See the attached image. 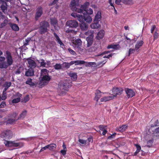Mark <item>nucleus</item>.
Masks as SVG:
<instances>
[{
	"label": "nucleus",
	"instance_id": "39448f33",
	"mask_svg": "<svg viewBox=\"0 0 159 159\" xmlns=\"http://www.w3.org/2000/svg\"><path fill=\"white\" fill-rule=\"evenodd\" d=\"M149 130L153 138L159 139V127L155 128H150Z\"/></svg>",
	"mask_w": 159,
	"mask_h": 159
},
{
	"label": "nucleus",
	"instance_id": "c03bdc74",
	"mask_svg": "<svg viewBox=\"0 0 159 159\" xmlns=\"http://www.w3.org/2000/svg\"><path fill=\"white\" fill-rule=\"evenodd\" d=\"M7 98V93L6 92H4L3 91V92L2 95V97L0 96V101L2 100H5Z\"/></svg>",
	"mask_w": 159,
	"mask_h": 159
},
{
	"label": "nucleus",
	"instance_id": "9d476101",
	"mask_svg": "<svg viewBox=\"0 0 159 159\" xmlns=\"http://www.w3.org/2000/svg\"><path fill=\"white\" fill-rule=\"evenodd\" d=\"M66 25L72 28H76L78 25V23L75 20H69L66 23Z\"/></svg>",
	"mask_w": 159,
	"mask_h": 159
},
{
	"label": "nucleus",
	"instance_id": "bf43d9fd",
	"mask_svg": "<svg viewBox=\"0 0 159 159\" xmlns=\"http://www.w3.org/2000/svg\"><path fill=\"white\" fill-rule=\"evenodd\" d=\"M134 146L136 147L137 148L136 150H138V151H140L141 150V147L140 146L137 144H134Z\"/></svg>",
	"mask_w": 159,
	"mask_h": 159
},
{
	"label": "nucleus",
	"instance_id": "9b49d317",
	"mask_svg": "<svg viewBox=\"0 0 159 159\" xmlns=\"http://www.w3.org/2000/svg\"><path fill=\"white\" fill-rule=\"evenodd\" d=\"M82 41L80 39H76L75 42H72L70 45L75 48H78L81 45Z\"/></svg>",
	"mask_w": 159,
	"mask_h": 159
},
{
	"label": "nucleus",
	"instance_id": "473e14b6",
	"mask_svg": "<svg viewBox=\"0 0 159 159\" xmlns=\"http://www.w3.org/2000/svg\"><path fill=\"white\" fill-rule=\"evenodd\" d=\"M26 84L29 85L31 87L34 86L35 85V83L32 82V79L30 78L27 79L26 82Z\"/></svg>",
	"mask_w": 159,
	"mask_h": 159
},
{
	"label": "nucleus",
	"instance_id": "2eb2a0df",
	"mask_svg": "<svg viewBox=\"0 0 159 159\" xmlns=\"http://www.w3.org/2000/svg\"><path fill=\"white\" fill-rule=\"evenodd\" d=\"M106 93L102 92L99 90H97L95 93V96L94 98V100L98 102L100 98L102 96V95Z\"/></svg>",
	"mask_w": 159,
	"mask_h": 159
},
{
	"label": "nucleus",
	"instance_id": "cd10ccee",
	"mask_svg": "<svg viewBox=\"0 0 159 159\" xmlns=\"http://www.w3.org/2000/svg\"><path fill=\"white\" fill-rule=\"evenodd\" d=\"M53 34L56 38V40L57 42L58 43L60 44L61 46H64L63 43L62 42L58 35L55 33H54Z\"/></svg>",
	"mask_w": 159,
	"mask_h": 159
},
{
	"label": "nucleus",
	"instance_id": "3c124183",
	"mask_svg": "<svg viewBox=\"0 0 159 159\" xmlns=\"http://www.w3.org/2000/svg\"><path fill=\"white\" fill-rule=\"evenodd\" d=\"M124 145V143H121L120 141H118L116 143L115 146L116 148H118Z\"/></svg>",
	"mask_w": 159,
	"mask_h": 159
},
{
	"label": "nucleus",
	"instance_id": "69168bd1",
	"mask_svg": "<svg viewBox=\"0 0 159 159\" xmlns=\"http://www.w3.org/2000/svg\"><path fill=\"white\" fill-rule=\"evenodd\" d=\"M68 50L69 51V52L70 54H72L73 55H75L76 54L75 52L70 48H69L68 49Z\"/></svg>",
	"mask_w": 159,
	"mask_h": 159
},
{
	"label": "nucleus",
	"instance_id": "c9c22d12",
	"mask_svg": "<svg viewBox=\"0 0 159 159\" xmlns=\"http://www.w3.org/2000/svg\"><path fill=\"white\" fill-rule=\"evenodd\" d=\"M94 32L93 30H89L87 32L85 33V35L87 36H89L90 38L91 37L93 38V34Z\"/></svg>",
	"mask_w": 159,
	"mask_h": 159
},
{
	"label": "nucleus",
	"instance_id": "c756f323",
	"mask_svg": "<svg viewBox=\"0 0 159 159\" xmlns=\"http://www.w3.org/2000/svg\"><path fill=\"white\" fill-rule=\"evenodd\" d=\"M27 112L26 110H24V111H23L20 115L17 118V120H21L24 118Z\"/></svg>",
	"mask_w": 159,
	"mask_h": 159
},
{
	"label": "nucleus",
	"instance_id": "423d86ee",
	"mask_svg": "<svg viewBox=\"0 0 159 159\" xmlns=\"http://www.w3.org/2000/svg\"><path fill=\"white\" fill-rule=\"evenodd\" d=\"M40 32L41 34L44 33L47 31V28L49 26L48 23L45 21L41 22L40 23Z\"/></svg>",
	"mask_w": 159,
	"mask_h": 159
},
{
	"label": "nucleus",
	"instance_id": "b1692460",
	"mask_svg": "<svg viewBox=\"0 0 159 159\" xmlns=\"http://www.w3.org/2000/svg\"><path fill=\"white\" fill-rule=\"evenodd\" d=\"M101 25L98 22H94L90 25L92 29H97L100 28Z\"/></svg>",
	"mask_w": 159,
	"mask_h": 159
},
{
	"label": "nucleus",
	"instance_id": "e433bc0d",
	"mask_svg": "<svg viewBox=\"0 0 159 159\" xmlns=\"http://www.w3.org/2000/svg\"><path fill=\"white\" fill-rule=\"evenodd\" d=\"M11 82H6L4 84L5 88L3 90L4 92H6L8 89L11 86Z\"/></svg>",
	"mask_w": 159,
	"mask_h": 159
},
{
	"label": "nucleus",
	"instance_id": "1a4fd4ad",
	"mask_svg": "<svg viewBox=\"0 0 159 159\" xmlns=\"http://www.w3.org/2000/svg\"><path fill=\"white\" fill-rule=\"evenodd\" d=\"M123 91L122 88H114L113 89L112 93V94L111 95L114 96V97H116L118 95H120L122 93Z\"/></svg>",
	"mask_w": 159,
	"mask_h": 159
},
{
	"label": "nucleus",
	"instance_id": "13d9d810",
	"mask_svg": "<svg viewBox=\"0 0 159 159\" xmlns=\"http://www.w3.org/2000/svg\"><path fill=\"white\" fill-rule=\"evenodd\" d=\"M116 133H114L113 134H111L110 136H108L107 138L108 139H111L113 138H114L116 136Z\"/></svg>",
	"mask_w": 159,
	"mask_h": 159
},
{
	"label": "nucleus",
	"instance_id": "37998d69",
	"mask_svg": "<svg viewBox=\"0 0 159 159\" xmlns=\"http://www.w3.org/2000/svg\"><path fill=\"white\" fill-rule=\"evenodd\" d=\"M154 142V139L153 138L148 140L147 142V146L148 148L151 147Z\"/></svg>",
	"mask_w": 159,
	"mask_h": 159
},
{
	"label": "nucleus",
	"instance_id": "ea45409f",
	"mask_svg": "<svg viewBox=\"0 0 159 159\" xmlns=\"http://www.w3.org/2000/svg\"><path fill=\"white\" fill-rule=\"evenodd\" d=\"M98 48V46L96 44H95L94 46H92L88 49V51L89 52H91L95 51Z\"/></svg>",
	"mask_w": 159,
	"mask_h": 159
},
{
	"label": "nucleus",
	"instance_id": "4468645a",
	"mask_svg": "<svg viewBox=\"0 0 159 159\" xmlns=\"http://www.w3.org/2000/svg\"><path fill=\"white\" fill-rule=\"evenodd\" d=\"M43 8L41 7H39L36 9V12L35 14V18L36 20L40 17L43 14Z\"/></svg>",
	"mask_w": 159,
	"mask_h": 159
},
{
	"label": "nucleus",
	"instance_id": "a19ab883",
	"mask_svg": "<svg viewBox=\"0 0 159 159\" xmlns=\"http://www.w3.org/2000/svg\"><path fill=\"white\" fill-rule=\"evenodd\" d=\"M74 61L75 62L74 64L75 65H81L85 63V61L81 60Z\"/></svg>",
	"mask_w": 159,
	"mask_h": 159
},
{
	"label": "nucleus",
	"instance_id": "49530a36",
	"mask_svg": "<svg viewBox=\"0 0 159 159\" xmlns=\"http://www.w3.org/2000/svg\"><path fill=\"white\" fill-rule=\"evenodd\" d=\"M12 141L7 140H4V143L5 146L7 147H12Z\"/></svg>",
	"mask_w": 159,
	"mask_h": 159
},
{
	"label": "nucleus",
	"instance_id": "a211bd4d",
	"mask_svg": "<svg viewBox=\"0 0 159 159\" xmlns=\"http://www.w3.org/2000/svg\"><path fill=\"white\" fill-rule=\"evenodd\" d=\"M102 18L101 13V11H98L96 14L93 20V22H99Z\"/></svg>",
	"mask_w": 159,
	"mask_h": 159
},
{
	"label": "nucleus",
	"instance_id": "20e7f679",
	"mask_svg": "<svg viewBox=\"0 0 159 159\" xmlns=\"http://www.w3.org/2000/svg\"><path fill=\"white\" fill-rule=\"evenodd\" d=\"M12 133L10 130H7L3 131L0 134L1 137L4 140L9 139L12 136Z\"/></svg>",
	"mask_w": 159,
	"mask_h": 159
},
{
	"label": "nucleus",
	"instance_id": "603ef678",
	"mask_svg": "<svg viewBox=\"0 0 159 159\" xmlns=\"http://www.w3.org/2000/svg\"><path fill=\"white\" fill-rule=\"evenodd\" d=\"M17 114L16 113H13L12 114H10L9 117L12 119H17L18 117L17 116Z\"/></svg>",
	"mask_w": 159,
	"mask_h": 159
},
{
	"label": "nucleus",
	"instance_id": "de8ad7c7",
	"mask_svg": "<svg viewBox=\"0 0 159 159\" xmlns=\"http://www.w3.org/2000/svg\"><path fill=\"white\" fill-rule=\"evenodd\" d=\"M41 66L44 67H47V66H46V63L45 62L44 60L43 59H41L40 61L39 62Z\"/></svg>",
	"mask_w": 159,
	"mask_h": 159
},
{
	"label": "nucleus",
	"instance_id": "f704fd0d",
	"mask_svg": "<svg viewBox=\"0 0 159 159\" xmlns=\"http://www.w3.org/2000/svg\"><path fill=\"white\" fill-rule=\"evenodd\" d=\"M9 66L7 64L6 61H3L0 62V68H7Z\"/></svg>",
	"mask_w": 159,
	"mask_h": 159
},
{
	"label": "nucleus",
	"instance_id": "79ce46f5",
	"mask_svg": "<svg viewBox=\"0 0 159 159\" xmlns=\"http://www.w3.org/2000/svg\"><path fill=\"white\" fill-rule=\"evenodd\" d=\"M93 38L91 37V38L88 37L87 39V46L88 47L90 46L93 43L92 39Z\"/></svg>",
	"mask_w": 159,
	"mask_h": 159
},
{
	"label": "nucleus",
	"instance_id": "6e6d98bb",
	"mask_svg": "<svg viewBox=\"0 0 159 159\" xmlns=\"http://www.w3.org/2000/svg\"><path fill=\"white\" fill-rule=\"evenodd\" d=\"M126 39L127 42L129 43V44H131L135 41L133 39H131L127 37H126Z\"/></svg>",
	"mask_w": 159,
	"mask_h": 159
},
{
	"label": "nucleus",
	"instance_id": "8fccbe9b",
	"mask_svg": "<svg viewBox=\"0 0 159 159\" xmlns=\"http://www.w3.org/2000/svg\"><path fill=\"white\" fill-rule=\"evenodd\" d=\"M159 125V123L158 120H156L153 124H151L150 128H154Z\"/></svg>",
	"mask_w": 159,
	"mask_h": 159
},
{
	"label": "nucleus",
	"instance_id": "ddd939ff",
	"mask_svg": "<svg viewBox=\"0 0 159 159\" xmlns=\"http://www.w3.org/2000/svg\"><path fill=\"white\" fill-rule=\"evenodd\" d=\"M0 4H2L0 7L2 12L5 13L7 12V5L6 2L0 0Z\"/></svg>",
	"mask_w": 159,
	"mask_h": 159
},
{
	"label": "nucleus",
	"instance_id": "412c9836",
	"mask_svg": "<svg viewBox=\"0 0 159 159\" xmlns=\"http://www.w3.org/2000/svg\"><path fill=\"white\" fill-rule=\"evenodd\" d=\"M128 128V125H123L116 129L117 131L122 133L125 131Z\"/></svg>",
	"mask_w": 159,
	"mask_h": 159
},
{
	"label": "nucleus",
	"instance_id": "09e8293b",
	"mask_svg": "<svg viewBox=\"0 0 159 159\" xmlns=\"http://www.w3.org/2000/svg\"><path fill=\"white\" fill-rule=\"evenodd\" d=\"M12 147H17L20 146L21 143H17L15 141H12Z\"/></svg>",
	"mask_w": 159,
	"mask_h": 159
},
{
	"label": "nucleus",
	"instance_id": "a878e982",
	"mask_svg": "<svg viewBox=\"0 0 159 159\" xmlns=\"http://www.w3.org/2000/svg\"><path fill=\"white\" fill-rule=\"evenodd\" d=\"M105 32L104 30H101L97 34L96 38L98 39H102L104 35Z\"/></svg>",
	"mask_w": 159,
	"mask_h": 159
},
{
	"label": "nucleus",
	"instance_id": "aec40b11",
	"mask_svg": "<svg viewBox=\"0 0 159 159\" xmlns=\"http://www.w3.org/2000/svg\"><path fill=\"white\" fill-rule=\"evenodd\" d=\"M109 52V51L107 52H104V54H103L102 55H99L98 56V58L101 60H102L103 58H109L111 57H112V55L110 54L107 55H104V54H106L107 53Z\"/></svg>",
	"mask_w": 159,
	"mask_h": 159
},
{
	"label": "nucleus",
	"instance_id": "72a5a7b5",
	"mask_svg": "<svg viewBox=\"0 0 159 159\" xmlns=\"http://www.w3.org/2000/svg\"><path fill=\"white\" fill-rule=\"evenodd\" d=\"M143 43V42L142 40H140L137 42L135 46V48L136 50L137 51L142 46Z\"/></svg>",
	"mask_w": 159,
	"mask_h": 159
},
{
	"label": "nucleus",
	"instance_id": "7c9ffc66",
	"mask_svg": "<svg viewBox=\"0 0 159 159\" xmlns=\"http://www.w3.org/2000/svg\"><path fill=\"white\" fill-rule=\"evenodd\" d=\"M120 48V46L119 44H111L109 45L107 47V48H113L114 49H119Z\"/></svg>",
	"mask_w": 159,
	"mask_h": 159
},
{
	"label": "nucleus",
	"instance_id": "6e6552de",
	"mask_svg": "<svg viewBox=\"0 0 159 159\" xmlns=\"http://www.w3.org/2000/svg\"><path fill=\"white\" fill-rule=\"evenodd\" d=\"M0 17L4 20L3 22L0 24V28H2L5 27L8 22V18L4 15L3 13L0 11Z\"/></svg>",
	"mask_w": 159,
	"mask_h": 159
},
{
	"label": "nucleus",
	"instance_id": "a18cd8bd",
	"mask_svg": "<svg viewBox=\"0 0 159 159\" xmlns=\"http://www.w3.org/2000/svg\"><path fill=\"white\" fill-rule=\"evenodd\" d=\"M11 27L12 29L16 31H17L19 30V28L18 26L16 24H13L11 25Z\"/></svg>",
	"mask_w": 159,
	"mask_h": 159
},
{
	"label": "nucleus",
	"instance_id": "5fc2aeb1",
	"mask_svg": "<svg viewBox=\"0 0 159 159\" xmlns=\"http://www.w3.org/2000/svg\"><path fill=\"white\" fill-rule=\"evenodd\" d=\"M54 68L56 70L60 69L61 68V66L60 64H56L54 66Z\"/></svg>",
	"mask_w": 159,
	"mask_h": 159
},
{
	"label": "nucleus",
	"instance_id": "4c0bfd02",
	"mask_svg": "<svg viewBox=\"0 0 159 159\" xmlns=\"http://www.w3.org/2000/svg\"><path fill=\"white\" fill-rule=\"evenodd\" d=\"M17 119H12L11 118H8L6 122V124H11L14 122L16 121L17 120Z\"/></svg>",
	"mask_w": 159,
	"mask_h": 159
},
{
	"label": "nucleus",
	"instance_id": "6ab92c4d",
	"mask_svg": "<svg viewBox=\"0 0 159 159\" xmlns=\"http://www.w3.org/2000/svg\"><path fill=\"white\" fill-rule=\"evenodd\" d=\"M84 21L89 24L91 23L92 21L91 17L88 14H85V13H84Z\"/></svg>",
	"mask_w": 159,
	"mask_h": 159
},
{
	"label": "nucleus",
	"instance_id": "774afa93",
	"mask_svg": "<svg viewBox=\"0 0 159 159\" xmlns=\"http://www.w3.org/2000/svg\"><path fill=\"white\" fill-rule=\"evenodd\" d=\"M6 106V104L5 102H2L0 104V108H3Z\"/></svg>",
	"mask_w": 159,
	"mask_h": 159
},
{
	"label": "nucleus",
	"instance_id": "bb28decb",
	"mask_svg": "<svg viewBox=\"0 0 159 159\" xmlns=\"http://www.w3.org/2000/svg\"><path fill=\"white\" fill-rule=\"evenodd\" d=\"M26 76H32L34 75V72L33 69L30 68L25 73Z\"/></svg>",
	"mask_w": 159,
	"mask_h": 159
},
{
	"label": "nucleus",
	"instance_id": "f03ea898",
	"mask_svg": "<svg viewBox=\"0 0 159 159\" xmlns=\"http://www.w3.org/2000/svg\"><path fill=\"white\" fill-rule=\"evenodd\" d=\"M48 72L49 71L46 69H43L41 70V76L42 77V78L39 83L40 86L44 85L49 82L50 78L48 75Z\"/></svg>",
	"mask_w": 159,
	"mask_h": 159
},
{
	"label": "nucleus",
	"instance_id": "864d4df0",
	"mask_svg": "<svg viewBox=\"0 0 159 159\" xmlns=\"http://www.w3.org/2000/svg\"><path fill=\"white\" fill-rule=\"evenodd\" d=\"M31 40L30 38H28L24 41V45L25 46H26L29 44V42Z\"/></svg>",
	"mask_w": 159,
	"mask_h": 159
},
{
	"label": "nucleus",
	"instance_id": "0eeeda50",
	"mask_svg": "<svg viewBox=\"0 0 159 159\" xmlns=\"http://www.w3.org/2000/svg\"><path fill=\"white\" fill-rule=\"evenodd\" d=\"M6 61L8 66L12 65L13 62V60L11 53L9 51L6 52Z\"/></svg>",
	"mask_w": 159,
	"mask_h": 159
},
{
	"label": "nucleus",
	"instance_id": "58836bf2",
	"mask_svg": "<svg viewBox=\"0 0 159 159\" xmlns=\"http://www.w3.org/2000/svg\"><path fill=\"white\" fill-rule=\"evenodd\" d=\"M48 149L52 151L55 150L56 147L57 145L54 143L51 144H48Z\"/></svg>",
	"mask_w": 159,
	"mask_h": 159
},
{
	"label": "nucleus",
	"instance_id": "f8f14e48",
	"mask_svg": "<svg viewBox=\"0 0 159 159\" xmlns=\"http://www.w3.org/2000/svg\"><path fill=\"white\" fill-rule=\"evenodd\" d=\"M71 15L74 18H77L78 20L80 22H84V15L83 16L79 14L76 13H72L71 14Z\"/></svg>",
	"mask_w": 159,
	"mask_h": 159
},
{
	"label": "nucleus",
	"instance_id": "c85d7f7f",
	"mask_svg": "<svg viewBox=\"0 0 159 159\" xmlns=\"http://www.w3.org/2000/svg\"><path fill=\"white\" fill-rule=\"evenodd\" d=\"M122 2L124 4L131 5L134 3V0H122Z\"/></svg>",
	"mask_w": 159,
	"mask_h": 159
},
{
	"label": "nucleus",
	"instance_id": "dca6fc26",
	"mask_svg": "<svg viewBox=\"0 0 159 159\" xmlns=\"http://www.w3.org/2000/svg\"><path fill=\"white\" fill-rule=\"evenodd\" d=\"M125 92L128 98H131L135 95V92L132 89H126Z\"/></svg>",
	"mask_w": 159,
	"mask_h": 159
},
{
	"label": "nucleus",
	"instance_id": "4be33fe9",
	"mask_svg": "<svg viewBox=\"0 0 159 159\" xmlns=\"http://www.w3.org/2000/svg\"><path fill=\"white\" fill-rule=\"evenodd\" d=\"M114 98V96L112 95H110L107 97H104L100 99V101L102 102H107L111 100Z\"/></svg>",
	"mask_w": 159,
	"mask_h": 159
},
{
	"label": "nucleus",
	"instance_id": "5701e85b",
	"mask_svg": "<svg viewBox=\"0 0 159 159\" xmlns=\"http://www.w3.org/2000/svg\"><path fill=\"white\" fill-rule=\"evenodd\" d=\"M80 26L82 30L86 31L88 29L89 25L84 22H83L80 24Z\"/></svg>",
	"mask_w": 159,
	"mask_h": 159
},
{
	"label": "nucleus",
	"instance_id": "2f4dec72",
	"mask_svg": "<svg viewBox=\"0 0 159 159\" xmlns=\"http://www.w3.org/2000/svg\"><path fill=\"white\" fill-rule=\"evenodd\" d=\"M69 75L71 77L72 80H75L77 78V75L76 73L74 72H70L69 74Z\"/></svg>",
	"mask_w": 159,
	"mask_h": 159
},
{
	"label": "nucleus",
	"instance_id": "0e129e2a",
	"mask_svg": "<svg viewBox=\"0 0 159 159\" xmlns=\"http://www.w3.org/2000/svg\"><path fill=\"white\" fill-rule=\"evenodd\" d=\"M29 100V97L28 95H26L25 97L24 98L23 102H26L27 101H28Z\"/></svg>",
	"mask_w": 159,
	"mask_h": 159
},
{
	"label": "nucleus",
	"instance_id": "f257e3e1",
	"mask_svg": "<svg viewBox=\"0 0 159 159\" xmlns=\"http://www.w3.org/2000/svg\"><path fill=\"white\" fill-rule=\"evenodd\" d=\"M89 3L88 2H85L83 5H81V8H78L77 7L79 5V0H71L70 5V7L71 10L73 11H75L79 13H83V11L85 12V14L92 15L93 13V11L91 8L87 9Z\"/></svg>",
	"mask_w": 159,
	"mask_h": 159
},
{
	"label": "nucleus",
	"instance_id": "680f3d73",
	"mask_svg": "<svg viewBox=\"0 0 159 159\" xmlns=\"http://www.w3.org/2000/svg\"><path fill=\"white\" fill-rule=\"evenodd\" d=\"M78 141L80 143L82 144H86V143L87 141L83 139H79Z\"/></svg>",
	"mask_w": 159,
	"mask_h": 159
},
{
	"label": "nucleus",
	"instance_id": "e2e57ef3",
	"mask_svg": "<svg viewBox=\"0 0 159 159\" xmlns=\"http://www.w3.org/2000/svg\"><path fill=\"white\" fill-rule=\"evenodd\" d=\"M106 127V126H104L103 125H100L99 126V128L100 130H101V131L106 129L105 128Z\"/></svg>",
	"mask_w": 159,
	"mask_h": 159
},
{
	"label": "nucleus",
	"instance_id": "7ed1b4c3",
	"mask_svg": "<svg viewBox=\"0 0 159 159\" xmlns=\"http://www.w3.org/2000/svg\"><path fill=\"white\" fill-rule=\"evenodd\" d=\"M71 85V83H69L67 81H65L62 84L59 83L58 84V90L59 89L62 93H65V91H67L68 89Z\"/></svg>",
	"mask_w": 159,
	"mask_h": 159
},
{
	"label": "nucleus",
	"instance_id": "052dcab7",
	"mask_svg": "<svg viewBox=\"0 0 159 159\" xmlns=\"http://www.w3.org/2000/svg\"><path fill=\"white\" fill-rule=\"evenodd\" d=\"M136 50L135 49L130 48L129 50L128 56H129L130 54L134 53Z\"/></svg>",
	"mask_w": 159,
	"mask_h": 159
},
{
	"label": "nucleus",
	"instance_id": "393cba45",
	"mask_svg": "<svg viewBox=\"0 0 159 159\" xmlns=\"http://www.w3.org/2000/svg\"><path fill=\"white\" fill-rule=\"evenodd\" d=\"M29 65L31 68H34L36 65L35 61L32 59H28L27 60Z\"/></svg>",
	"mask_w": 159,
	"mask_h": 159
},
{
	"label": "nucleus",
	"instance_id": "f3484780",
	"mask_svg": "<svg viewBox=\"0 0 159 159\" xmlns=\"http://www.w3.org/2000/svg\"><path fill=\"white\" fill-rule=\"evenodd\" d=\"M51 23L52 25H53L55 29L56 30H58L59 27L57 25V20L55 18H51L50 19Z\"/></svg>",
	"mask_w": 159,
	"mask_h": 159
},
{
	"label": "nucleus",
	"instance_id": "338daca9",
	"mask_svg": "<svg viewBox=\"0 0 159 159\" xmlns=\"http://www.w3.org/2000/svg\"><path fill=\"white\" fill-rule=\"evenodd\" d=\"M63 64L64 66L65 67H66L67 68H69L70 67V65L69 64V63H68V62H64L63 63Z\"/></svg>",
	"mask_w": 159,
	"mask_h": 159
},
{
	"label": "nucleus",
	"instance_id": "4d7b16f0",
	"mask_svg": "<svg viewBox=\"0 0 159 159\" xmlns=\"http://www.w3.org/2000/svg\"><path fill=\"white\" fill-rule=\"evenodd\" d=\"M20 98L14 99L12 100V103H17L20 101Z\"/></svg>",
	"mask_w": 159,
	"mask_h": 159
}]
</instances>
